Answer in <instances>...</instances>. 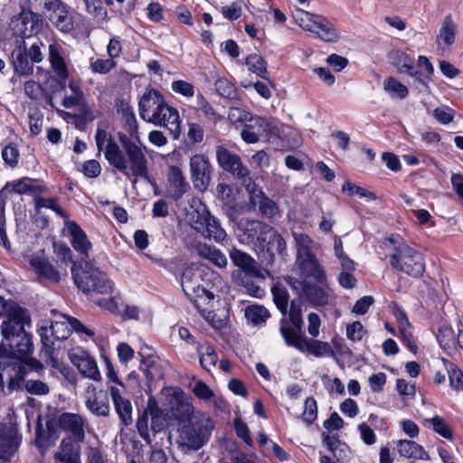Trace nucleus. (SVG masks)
Here are the masks:
<instances>
[{
    "label": "nucleus",
    "mask_w": 463,
    "mask_h": 463,
    "mask_svg": "<svg viewBox=\"0 0 463 463\" xmlns=\"http://www.w3.org/2000/svg\"><path fill=\"white\" fill-rule=\"evenodd\" d=\"M54 459L56 463H80V447L75 446L71 439H63Z\"/></svg>",
    "instance_id": "473e14b6"
},
{
    "label": "nucleus",
    "mask_w": 463,
    "mask_h": 463,
    "mask_svg": "<svg viewBox=\"0 0 463 463\" xmlns=\"http://www.w3.org/2000/svg\"><path fill=\"white\" fill-rule=\"evenodd\" d=\"M215 91L223 99L230 100H237L239 98V91L235 84L227 78H218L214 82Z\"/></svg>",
    "instance_id": "37998d69"
},
{
    "label": "nucleus",
    "mask_w": 463,
    "mask_h": 463,
    "mask_svg": "<svg viewBox=\"0 0 463 463\" xmlns=\"http://www.w3.org/2000/svg\"><path fill=\"white\" fill-rule=\"evenodd\" d=\"M20 12L17 20L21 21L24 29L20 35L22 40L36 35L43 29V19L42 14L35 13L31 9L30 0H19Z\"/></svg>",
    "instance_id": "f8f14e48"
},
{
    "label": "nucleus",
    "mask_w": 463,
    "mask_h": 463,
    "mask_svg": "<svg viewBox=\"0 0 463 463\" xmlns=\"http://www.w3.org/2000/svg\"><path fill=\"white\" fill-rule=\"evenodd\" d=\"M239 230L241 232V241L247 244L259 247V242L265 241L272 226L260 220L241 219L239 222Z\"/></svg>",
    "instance_id": "ddd939ff"
},
{
    "label": "nucleus",
    "mask_w": 463,
    "mask_h": 463,
    "mask_svg": "<svg viewBox=\"0 0 463 463\" xmlns=\"http://www.w3.org/2000/svg\"><path fill=\"white\" fill-rule=\"evenodd\" d=\"M197 213L195 223L204 229L206 237L214 240L216 242H222L227 233L222 228L219 220L212 215L207 209H203L202 213L197 212Z\"/></svg>",
    "instance_id": "aec40b11"
},
{
    "label": "nucleus",
    "mask_w": 463,
    "mask_h": 463,
    "mask_svg": "<svg viewBox=\"0 0 463 463\" xmlns=\"http://www.w3.org/2000/svg\"><path fill=\"white\" fill-rule=\"evenodd\" d=\"M411 326H403L399 328V339L402 345L412 354H417L418 346L414 336L411 331Z\"/></svg>",
    "instance_id": "680f3d73"
},
{
    "label": "nucleus",
    "mask_w": 463,
    "mask_h": 463,
    "mask_svg": "<svg viewBox=\"0 0 463 463\" xmlns=\"http://www.w3.org/2000/svg\"><path fill=\"white\" fill-rule=\"evenodd\" d=\"M230 258L233 265L245 274L258 276L259 270L256 267V261L250 254L234 248L230 251Z\"/></svg>",
    "instance_id": "7c9ffc66"
},
{
    "label": "nucleus",
    "mask_w": 463,
    "mask_h": 463,
    "mask_svg": "<svg viewBox=\"0 0 463 463\" xmlns=\"http://www.w3.org/2000/svg\"><path fill=\"white\" fill-rule=\"evenodd\" d=\"M438 343L442 349H449L454 342V331L451 326H440L436 335Z\"/></svg>",
    "instance_id": "13d9d810"
},
{
    "label": "nucleus",
    "mask_w": 463,
    "mask_h": 463,
    "mask_svg": "<svg viewBox=\"0 0 463 463\" xmlns=\"http://www.w3.org/2000/svg\"><path fill=\"white\" fill-rule=\"evenodd\" d=\"M136 427H137V432H138L139 436L142 438V439L146 443L150 444L151 437H150L149 429H148L147 411H142V413H139L137 422H136Z\"/></svg>",
    "instance_id": "e2e57ef3"
},
{
    "label": "nucleus",
    "mask_w": 463,
    "mask_h": 463,
    "mask_svg": "<svg viewBox=\"0 0 463 463\" xmlns=\"http://www.w3.org/2000/svg\"><path fill=\"white\" fill-rule=\"evenodd\" d=\"M169 107L164 95L158 90L148 86L138 100L139 117L148 123L155 120L159 122V120H163L160 115L165 112Z\"/></svg>",
    "instance_id": "0eeeda50"
},
{
    "label": "nucleus",
    "mask_w": 463,
    "mask_h": 463,
    "mask_svg": "<svg viewBox=\"0 0 463 463\" xmlns=\"http://www.w3.org/2000/svg\"><path fill=\"white\" fill-rule=\"evenodd\" d=\"M303 295L313 307H325L328 304V294L315 283L304 282Z\"/></svg>",
    "instance_id": "f704fd0d"
},
{
    "label": "nucleus",
    "mask_w": 463,
    "mask_h": 463,
    "mask_svg": "<svg viewBox=\"0 0 463 463\" xmlns=\"http://www.w3.org/2000/svg\"><path fill=\"white\" fill-rule=\"evenodd\" d=\"M183 291L186 298L193 302L195 308L208 306L214 298V294L200 283H191L188 280L184 283Z\"/></svg>",
    "instance_id": "4be33fe9"
},
{
    "label": "nucleus",
    "mask_w": 463,
    "mask_h": 463,
    "mask_svg": "<svg viewBox=\"0 0 463 463\" xmlns=\"http://www.w3.org/2000/svg\"><path fill=\"white\" fill-rule=\"evenodd\" d=\"M11 59L14 70L16 73L20 75H30L33 73V63L29 59L24 40H22L13 50Z\"/></svg>",
    "instance_id": "bb28decb"
},
{
    "label": "nucleus",
    "mask_w": 463,
    "mask_h": 463,
    "mask_svg": "<svg viewBox=\"0 0 463 463\" xmlns=\"http://www.w3.org/2000/svg\"><path fill=\"white\" fill-rule=\"evenodd\" d=\"M95 142L99 154L103 151L109 165L125 175H128V166L125 151L121 150L112 135L106 129L97 128Z\"/></svg>",
    "instance_id": "423d86ee"
},
{
    "label": "nucleus",
    "mask_w": 463,
    "mask_h": 463,
    "mask_svg": "<svg viewBox=\"0 0 463 463\" xmlns=\"http://www.w3.org/2000/svg\"><path fill=\"white\" fill-rule=\"evenodd\" d=\"M251 118V114L243 109L232 107L229 109L228 119L232 125L242 124L250 121Z\"/></svg>",
    "instance_id": "0e129e2a"
},
{
    "label": "nucleus",
    "mask_w": 463,
    "mask_h": 463,
    "mask_svg": "<svg viewBox=\"0 0 463 463\" xmlns=\"http://www.w3.org/2000/svg\"><path fill=\"white\" fill-rule=\"evenodd\" d=\"M392 59V63L396 67L400 73H406L417 79L420 78V73L419 71L414 70L413 61L408 53L402 51H396Z\"/></svg>",
    "instance_id": "e433bc0d"
},
{
    "label": "nucleus",
    "mask_w": 463,
    "mask_h": 463,
    "mask_svg": "<svg viewBox=\"0 0 463 463\" xmlns=\"http://www.w3.org/2000/svg\"><path fill=\"white\" fill-rule=\"evenodd\" d=\"M126 124L128 137L123 132L118 133V138L120 142L129 163L131 175L136 178L148 179L147 160L140 146L137 145L132 138L138 140V124L135 113H129L128 117L123 118ZM137 179L133 181L136 183Z\"/></svg>",
    "instance_id": "20e7f679"
},
{
    "label": "nucleus",
    "mask_w": 463,
    "mask_h": 463,
    "mask_svg": "<svg viewBox=\"0 0 463 463\" xmlns=\"http://www.w3.org/2000/svg\"><path fill=\"white\" fill-rule=\"evenodd\" d=\"M167 182L169 187L166 189L165 197L175 202L179 201L190 189L182 169L176 165L170 166Z\"/></svg>",
    "instance_id": "6ab92c4d"
},
{
    "label": "nucleus",
    "mask_w": 463,
    "mask_h": 463,
    "mask_svg": "<svg viewBox=\"0 0 463 463\" xmlns=\"http://www.w3.org/2000/svg\"><path fill=\"white\" fill-rule=\"evenodd\" d=\"M86 408L95 416L108 417L109 415L110 407L108 397H98L94 394L85 401Z\"/></svg>",
    "instance_id": "a19ab883"
},
{
    "label": "nucleus",
    "mask_w": 463,
    "mask_h": 463,
    "mask_svg": "<svg viewBox=\"0 0 463 463\" xmlns=\"http://www.w3.org/2000/svg\"><path fill=\"white\" fill-rule=\"evenodd\" d=\"M250 203L258 204V211L262 218L273 219L279 214L276 202L267 196L262 190H260L258 194L250 196Z\"/></svg>",
    "instance_id": "c756f323"
},
{
    "label": "nucleus",
    "mask_w": 463,
    "mask_h": 463,
    "mask_svg": "<svg viewBox=\"0 0 463 463\" xmlns=\"http://www.w3.org/2000/svg\"><path fill=\"white\" fill-rule=\"evenodd\" d=\"M322 443L323 445L334 455L335 458H337V450L340 451V446H346L345 442H342L338 434H329L327 432L322 433Z\"/></svg>",
    "instance_id": "bf43d9fd"
},
{
    "label": "nucleus",
    "mask_w": 463,
    "mask_h": 463,
    "mask_svg": "<svg viewBox=\"0 0 463 463\" xmlns=\"http://www.w3.org/2000/svg\"><path fill=\"white\" fill-rule=\"evenodd\" d=\"M52 247L55 261L60 267L68 266L72 262L71 250L65 243L54 241Z\"/></svg>",
    "instance_id": "603ef678"
},
{
    "label": "nucleus",
    "mask_w": 463,
    "mask_h": 463,
    "mask_svg": "<svg viewBox=\"0 0 463 463\" xmlns=\"http://www.w3.org/2000/svg\"><path fill=\"white\" fill-rule=\"evenodd\" d=\"M233 427L234 430L236 432V435L243 440V442L248 445L251 446L253 441L251 439L250 431L247 426V424L241 420L239 418H236L233 421Z\"/></svg>",
    "instance_id": "338daca9"
},
{
    "label": "nucleus",
    "mask_w": 463,
    "mask_h": 463,
    "mask_svg": "<svg viewBox=\"0 0 463 463\" xmlns=\"http://www.w3.org/2000/svg\"><path fill=\"white\" fill-rule=\"evenodd\" d=\"M297 262L301 274L307 278H313L317 281L321 282L326 279L323 268L317 260L316 255L308 249L298 251Z\"/></svg>",
    "instance_id": "a211bd4d"
},
{
    "label": "nucleus",
    "mask_w": 463,
    "mask_h": 463,
    "mask_svg": "<svg viewBox=\"0 0 463 463\" xmlns=\"http://www.w3.org/2000/svg\"><path fill=\"white\" fill-rule=\"evenodd\" d=\"M456 32L457 26L451 14L446 15L437 36V43L440 45L443 43L446 46L451 45L455 42Z\"/></svg>",
    "instance_id": "ea45409f"
},
{
    "label": "nucleus",
    "mask_w": 463,
    "mask_h": 463,
    "mask_svg": "<svg viewBox=\"0 0 463 463\" xmlns=\"http://www.w3.org/2000/svg\"><path fill=\"white\" fill-rule=\"evenodd\" d=\"M271 294L274 304L276 305L277 308L281 313L283 317H285L288 313L289 299L288 290L285 288L277 285L271 288Z\"/></svg>",
    "instance_id": "09e8293b"
},
{
    "label": "nucleus",
    "mask_w": 463,
    "mask_h": 463,
    "mask_svg": "<svg viewBox=\"0 0 463 463\" xmlns=\"http://www.w3.org/2000/svg\"><path fill=\"white\" fill-rule=\"evenodd\" d=\"M302 346L304 347V352L307 351L309 354L316 357L332 355L334 354L330 345L327 342H323L313 338H306V344H304Z\"/></svg>",
    "instance_id": "a18cd8bd"
},
{
    "label": "nucleus",
    "mask_w": 463,
    "mask_h": 463,
    "mask_svg": "<svg viewBox=\"0 0 463 463\" xmlns=\"http://www.w3.org/2000/svg\"><path fill=\"white\" fill-rule=\"evenodd\" d=\"M1 155L5 164L9 167L15 168L18 165L20 152L16 143H8L5 146L3 147Z\"/></svg>",
    "instance_id": "8fccbe9b"
},
{
    "label": "nucleus",
    "mask_w": 463,
    "mask_h": 463,
    "mask_svg": "<svg viewBox=\"0 0 463 463\" xmlns=\"http://www.w3.org/2000/svg\"><path fill=\"white\" fill-rule=\"evenodd\" d=\"M308 23L305 25V29L318 34V37L325 42L335 43L339 40L340 33L334 24L326 17L318 14H311Z\"/></svg>",
    "instance_id": "f3484780"
},
{
    "label": "nucleus",
    "mask_w": 463,
    "mask_h": 463,
    "mask_svg": "<svg viewBox=\"0 0 463 463\" xmlns=\"http://www.w3.org/2000/svg\"><path fill=\"white\" fill-rule=\"evenodd\" d=\"M84 420L79 413L62 412L58 417V427L69 434V439L75 443L85 439Z\"/></svg>",
    "instance_id": "dca6fc26"
},
{
    "label": "nucleus",
    "mask_w": 463,
    "mask_h": 463,
    "mask_svg": "<svg viewBox=\"0 0 463 463\" xmlns=\"http://www.w3.org/2000/svg\"><path fill=\"white\" fill-rule=\"evenodd\" d=\"M23 440L15 422L0 421V463H11Z\"/></svg>",
    "instance_id": "1a4fd4ad"
},
{
    "label": "nucleus",
    "mask_w": 463,
    "mask_h": 463,
    "mask_svg": "<svg viewBox=\"0 0 463 463\" xmlns=\"http://www.w3.org/2000/svg\"><path fill=\"white\" fill-rule=\"evenodd\" d=\"M269 317V311L260 305H251L245 309V317L255 326L265 324Z\"/></svg>",
    "instance_id": "49530a36"
},
{
    "label": "nucleus",
    "mask_w": 463,
    "mask_h": 463,
    "mask_svg": "<svg viewBox=\"0 0 463 463\" xmlns=\"http://www.w3.org/2000/svg\"><path fill=\"white\" fill-rule=\"evenodd\" d=\"M288 320L297 330H301L304 326L302 317V299L300 297L290 301L289 310L288 309Z\"/></svg>",
    "instance_id": "de8ad7c7"
},
{
    "label": "nucleus",
    "mask_w": 463,
    "mask_h": 463,
    "mask_svg": "<svg viewBox=\"0 0 463 463\" xmlns=\"http://www.w3.org/2000/svg\"><path fill=\"white\" fill-rule=\"evenodd\" d=\"M383 85L386 91L392 93L400 99H403L408 96L409 91L407 87L394 77L390 76L385 79Z\"/></svg>",
    "instance_id": "864d4df0"
},
{
    "label": "nucleus",
    "mask_w": 463,
    "mask_h": 463,
    "mask_svg": "<svg viewBox=\"0 0 463 463\" xmlns=\"http://www.w3.org/2000/svg\"><path fill=\"white\" fill-rule=\"evenodd\" d=\"M392 314L395 317L398 323V328L403 326H411V322L409 321L407 313L403 309V307L396 301H392L390 305Z\"/></svg>",
    "instance_id": "69168bd1"
},
{
    "label": "nucleus",
    "mask_w": 463,
    "mask_h": 463,
    "mask_svg": "<svg viewBox=\"0 0 463 463\" xmlns=\"http://www.w3.org/2000/svg\"><path fill=\"white\" fill-rule=\"evenodd\" d=\"M397 449L402 457L407 458L429 460L430 456L424 448L413 440L402 439L397 443Z\"/></svg>",
    "instance_id": "72a5a7b5"
},
{
    "label": "nucleus",
    "mask_w": 463,
    "mask_h": 463,
    "mask_svg": "<svg viewBox=\"0 0 463 463\" xmlns=\"http://www.w3.org/2000/svg\"><path fill=\"white\" fill-rule=\"evenodd\" d=\"M426 421L431 424L434 432L440 435L442 438L451 439L453 438V431L450 426L439 415H436Z\"/></svg>",
    "instance_id": "5fc2aeb1"
},
{
    "label": "nucleus",
    "mask_w": 463,
    "mask_h": 463,
    "mask_svg": "<svg viewBox=\"0 0 463 463\" xmlns=\"http://www.w3.org/2000/svg\"><path fill=\"white\" fill-rule=\"evenodd\" d=\"M287 320L285 317L280 319V327L279 333L284 339L285 343L288 346H292L298 350L299 352H304V347L302 346L306 344V336L302 335L299 332L301 330H297L296 327L292 326H287Z\"/></svg>",
    "instance_id": "2f4dec72"
},
{
    "label": "nucleus",
    "mask_w": 463,
    "mask_h": 463,
    "mask_svg": "<svg viewBox=\"0 0 463 463\" xmlns=\"http://www.w3.org/2000/svg\"><path fill=\"white\" fill-rule=\"evenodd\" d=\"M196 351L201 366L205 371L210 372L211 368L214 367L218 361V355L214 347L208 343L198 344Z\"/></svg>",
    "instance_id": "4c0bfd02"
},
{
    "label": "nucleus",
    "mask_w": 463,
    "mask_h": 463,
    "mask_svg": "<svg viewBox=\"0 0 463 463\" xmlns=\"http://www.w3.org/2000/svg\"><path fill=\"white\" fill-rule=\"evenodd\" d=\"M197 251L202 258L209 260L215 267L219 269L226 268L228 263L226 256L214 246L201 243L197 247Z\"/></svg>",
    "instance_id": "c9c22d12"
},
{
    "label": "nucleus",
    "mask_w": 463,
    "mask_h": 463,
    "mask_svg": "<svg viewBox=\"0 0 463 463\" xmlns=\"http://www.w3.org/2000/svg\"><path fill=\"white\" fill-rule=\"evenodd\" d=\"M218 165L225 172L230 173L238 179H244L249 175V169L241 161V156L229 150L222 145L215 148Z\"/></svg>",
    "instance_id": "9b49d317"
},
{
    "label": "nucleus",
    "mask_w": 463,
    "mask_h": 463,
    "mask_svg": "<svg viewBox=\"0 0 463 463\" xmlns=\"http://www.w3.org/2000/svg\"><path fill=\"white\" fill-rule=\"evenodd\" d=\"M68 87L72 92H74V95L66 96L63 99L61 105L66 109L79 106V115L89 118L95 117L90 107L84 99V93L80 89V81L75 79H71Z\"/></svg>",
    "instance_id": "412c9836"
},
{
    "label": "nucleus",
    "mask_w": 463,
    "mask_h": 463,
    "mask_svg": "<svg viewBox=\"0 0 463 463\" xmlns=\"http://www.w3.org/2000/svg\"><path fill=\"white\" fill-rule=\"evenodd\" d=\"M71 276L77 288L87 296L110 295L113 291L114 283L107 273L90 261L72 262Z\"/></svg>",
    "instance_id": "7ed1b4c3"
},
{
    "label": "nucleus",
    "mask_w": 463,
    "mask_h": 463,
    "mask_svg": "<svg viewBox=\"0 0 463 463\" xmlns=\"http://www.w3.org/2000/svg\"><path fill=\"white\" fill-rule=\"evenodd\" d=\"M305 409L302 413V420L307 425L312 424L317 418V404L314 397L310 396L305 400Z\"/></svg>",
    "instance_id": "052dcab7"
},
{
    "label": "nucleus",
    "mask_w": 463,
    "mask_h": 463,
    "mask_svg": "<svg viewBox=\"0 0 463 463\" xmlns=\"http://www.w3.org/2000/svg\"><path fill=\"white\" fill-rule=\"evenodd\" d=\"M393 252L390 254L391 267L398 272L405 273L413 278L420 279L425 271V259L416 249L410 246L400 235H391L387 238Z\"/></svg>",
    "instance_id": "f03ea898"
},
{
    "label": "nucleus",
    "mask_w": 463,
    "mask_h": 463,
    "mask_svg": "<svg viewBox=\"0 0 463 463\" xmlns=\"http://www.w3.org/2000/svg\"><path fill=\"white\" fill-rule=\"evenodd\" d=\"M160 116L163 118V120H159V122L155 120L152 123L165 127L169 131L173 139L177 140L182 132L181 119L177 109L170 106L168 109Z\"/></svg>",
    "instance_id": "c85d7f7f"
},
{
    "label": "nucleus",
    "mask_w": 463,
    "mask_h": 463,
    "mask_svg": "<svg viewBox=\"0 0 463 463\" xmlns=\"http://www.w3.org/2000/svg\"><path fill=\"white\" fill-rule=\"evenodd\" d=\"M245 64L250 71L255 73L264 80L269 79V71L267 70L266 60L258 53H250L245 59Z\"/></svg>",
    "instance_id": "79ce46f5"
},
{
    "label": "nucleus",
    "mask_w": 463,
    "mask_h": 463,
    "mask_svg": "<svg viewBox=\"0 0 463 463\" xmlns=\"http://www.w3.org/2000/svg\"><path fill=\"white\" fill-rule=\"evenodd\" d=\"M191 180L194 189L203 193L210 186L213 167L207 156L195 154L190 157Z\"/></svg>",
    "instance_id": "9d476101"
},
{
    "label": "nucleus",
    "mask_w": 463,
    "mask_h": 463,
    "mask_svg": "<svg viewBox=\"0 0 463 463\" xmlns=\"http://www.w3.org/2000/svg\"><path fill=\"white\" fill-rule=\"evenodd\" d=\"M26 326H32L28 310L14 303L6 310V318L1 325L2 342L12 357L23 359L33 353V335L26 331Z\"/></svg>",
    "instance_id": "f257e3e1"
},
{
    "label": "nucleus",
    "mask_w": 463,
    "mask_h": 463,
    "mask_svg": "<svg viewBox=\"0 0 463 463\" xmlns=\"http://www.w3.org/2000/svg\"><path fill=\"white\" fill-rule=\"evenodd\" d=\"M71 363L77 367L80 373L94 381L100 380V373L96 360L82 347L71 349L69 354Z\"/></svg>",
    "instance_id": "4468645a"
},
{
    "label": "nucleus",
    "mask_w": 463,
    "mask_h": 463,
    "mask_svg": "<svg viewBox=\"0 0 463 463\" xmlns=\"http://www.w3.org/2000/svg\"><path fill=\"white\" fill-rule=\"evenodd\" d=\"M263 253H267L270 260H273L276 254L283 255L286 251L287 244L282 235L275 228H271L265 241L259 242L258 247Z\"/></svg>",
    "instance_id": "cd10ccee"
},
{
    "label": "nucleus",
    "mask_w": 463,
    "mask_h": 463,
    "mask_svg": "<svg viewBox=\"0 0 463 463\" xmlns=\"http://www.w3.org/2000/svg\"><path fill=\"white\" fill-rule=\"evenodd\" d=\"M37 182V179L30 178L27 176H24L17 180H14L13 182H7L5 185L1 189L4 190V194H5V191L12 186V192L17 194H29L30 184L31 183ZM7 196H5L6 198Z\"/></svg>",
    "instance_id": "6e6d98bb"
},
{
    "label": "nucleus",
    "mask_w": 463,
    "mask_h": 463,
    "mask_svg": "<svg viewBox=\"0 0 463 463\" xmlns=\"http://www.w3.org/2000/svg\"><path fill=\"white\" fill-rule=\"evenodd\" d=\"M25 390L33 395H46L50 392L48 384L41 380H27Z\"/></svg>",
    "instance_id": "774afa93"
},
{
    "label": "nucleus",
    "mask_w": 463,
    "mask_h": 463,
    "mask_svg": "<svg viewBox=\"0 0 463 463\" xmlns=\"http://www.w3.org/2000/svg\"><path fill=\"white\" fill-rule=\"evenodd\" d=\"M110 395L117 414L123 426H129L132 421V404L129 400L121 396L120 391L116 386L110 387Z\"/></svg>",
    "instance_id": "a878e982"
},
{
    "label": "nucleus",
    "mask_w": 463,
    "mask_h": 463,
    "mask_svg": "<svg viewBox=\"0 0 463 463\" xmlns=\"http://www.w3.org/2000/svg\"><path fill=\"white\" fill-rule=\"evenodd\" d=\"M14 375L11 376L8 380V393L25 389V383L27 381L25 380V377L30 372L26 364H18L16 367H14Z\"/></svg>",
    "instance_id": "c03bdc74"
},
{
    "label": "nucleus",
    "mask_w": 463,
    "mask_h": 463,
    "mask_svg": "<svg viewBox=\"0 0 463 463\" xmlns=\"http://www.w3.org/2000/svg\"><path fill=\"white\" fill-rule=\"evenodd\" d=\"M213 430V424L210 418L193 417L177 427L181 444L193 450H198L208 442Z\"/></svg>",
    "instance_id": "39448f33"
},
{
    "label": "nucleus",
    "mask_w": 463,
    "mask_h": 463,
    "mask_svg": "<svg viewBox=\"0 0 463 463\" xmlns=\"http://www.w3.org/2000/svg\"><path fill=\"white\" fill-rule=\"evenodd\" d=\"M29 263L38 279H43L52 283L60 282V272L47 258L34 256L30 259Z\"/></svg>",
    "instance_id": "393cba45"
},
{
    "label": "nucleus",
    "mask_w": 463,
    "mask_h": 463,
    "mask_svg": "<svg viewBox=\"0 0 463 463\" xmlns=\"http://www.w3.org/2000/svg\"><path fill=\"white\" fill-rule=\"evenodd\" d=\"M0 244L6 250H11V242L5 231V195L0 190Z\"/></svg>",
    "instance_id": "3c124183"
},
{
    "label": "nucleus",
    "mask_w": 463,
    "mask_h": 463,
    "mask_svg": "<svg viewBox=\"0 0 463 463\" xmlns=\"http://www.w3.org/2000/svg\"><path fill=\"white\" fill-rule=\"evenodd\" d=\"M449 385L456 391L463 390V371L454 363H450L448 368Z\"/></svg>",
    "instance_id": "4d7b16f0"
},
{
    "label": "nucleus",
    "mask_w": 463,
    "mask_h": 463,
    "mask_svg": "<svg viewBox=\"0 0 463 463\" xmlns=\"http://www.w3.org/2000/svg\"><path fill=\"white\" fill-rule=\"evenodd\" d=\"M168 405L165 409L167 420L175 424L176 428L192 419L194 408L189 398L181 388H176L167 396Z\"/></svg>",
    "instance_id": "6e6552de"
},
{
    "label": "nucleus",
    "mask_w": 463,
    "mask_h": 463,
    "mask_svg": "<svg viewBox=\"0 0 463 463\" xmlns=\"http://www.w3.org/2000/svg\"><path fill=\"white\" fill-rule=\"evenodd\" d=\"M43 5L50 12V20L58 30L71 33L75 29L72 17L69 15L68 6L61 0H44Z\"/></svg>",
    "instance_id": "2eb2a0df"
},
{
    "label": "nucleus",
    "mask_w": 463,
    "mask_h": 463,
    "mask_svg": "<svg viewBox=\"0 0 463 463\" xmlns=\"http://www.w3.org/2000/svg\"><path fill=\"white\" fill-rule=\"evenodd\" d=\"M66 226L71 236L72 248L81 255L88 256L89 251L92 248V243L89 240L86 232L75 221L67 222Z\"/></svg>",
    "instance_id": "5701e85b"
},
{
    "label": "nucleus",
    "mask_w": 463,
    "mask_h": 463,
    "mask_svg": "<svg viewBox=\"0 0 463 463\" xmlns=\"http://www.w3.org/2000/svg\"><path fill=\"white\" fill-rule=\"evenodd\" d=\"M49 49V61L51 64V68L56 76H61V78L66 77L67 74V65L65 63L64 58L62 57L60 47L57 43H51L48 47Z\"/></svg>",
    "instance_id": "58836bf2"
},
{
    "label": "nucleus",
    "mask_w": 463,
    "mask_h": 463,
    "mask_svg": "<svg viewBox=\"0 0 463 463\" xmlns=\"http://www.w3.org/2000/svg\"><path fill=\"white\" fill-rule=\"evenodd\" d=\"M58 420L56 421L53 420H47L45 422V429L43 428L40 420H37L35 427V446L39 449L48 448L58 439Z\"/></svg>",
    "instance_id": "b1692460"
}]
</instances>
